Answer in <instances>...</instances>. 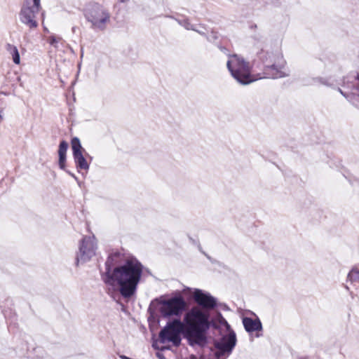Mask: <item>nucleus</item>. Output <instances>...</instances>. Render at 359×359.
I'll return each instance as SVG.
<instances>
[{
    "label": "nucleus",
    "instance_id": "nucleus-6",
    "mask_svg": "<svg viewBox=\"0 0 359 359\" xmlns=\"http://www.w3.org/2000/svg\"><path fill=\"white\" fill-rule=\"evenodd\" d=\"M236 341V335L233 330L222 336L219 340L214 341V346L217 349L215 352V358L225 359L232 353Z\"/></svg>",
    "mask_w": 359,
    "mask_h": 359
},
{
    "label": "nucleus",
    "instance_id": "nucleus-11",
    "mask_svg": "<svg viewBox=\"0 0 359 359\" xmlns=\"http://www.w3.org/2000/svg\"><path fill=\"white\" fill-rule=\"evenodd\" d=\"M72 155L78 172L88 170L90 165L83 155L84 149L82 147L80 140L74 137L71 141Z\"/></svg>",
    "mask_w": 359,
    "mask_h": 359
},
{
    "label": "nucleus",
    "instance_id": "nucleus-1",
    "mask_svg": "<svg viewBox=\"0 0 359 359\" xmlns=\"http://www.w3.org/2000/svg\"><path fill=\"white\" fill-rule=\"evenodd\" d=\"M211 327H219L214 320H210L209 312L193 307L185 314L184 323L180 319L168 322L160 331L158 337L161 343L170 341L178 346L182 334L190 346H204L208 343L207 332Z\"/></svg>",
    "mask_w": 359,
    "mask_h": 359
},
{
    "label": "nucleus",
    "instance_id": "nucleus-17",
    "mask_svg": "<svg viewBox=\"0 0 359 359\" xmlns=\"http://www.w3.org/2000/svg\"><path fill=\"white\" fill-rule=\"evenodd\" d=\"M48 43L55 47V48H59V43L62 44L64 42V40L60 36H57L55 35L50 36L48 39Z\"/></svg>",
    "mask_w": 359,
    "mask_h": 359
},
{
    "label": "nucleus",
    "instance_id": "nucleus-16",
    "mask_svg": "<svg viewBox=\"0 0 359 359\" xmlns=\"http://www.w3.org/2000/svg\"><path fill=\"white\" fill-rule=\"evenodd\" d=\"M313 83L324 85L326 86H332L334 85L333 81L330 78L316 77L313 79Z\"/></svg>",
    "mask_w": 359,
    "mask_h": 359
},
{
    "label": "nucleus",
    "instance_id": "nucleus-10",
    "mask_svg": "<svg viewBox=\"0 0 359 359\" xmlns=\"http://www.w3.org/2000/svg\"><path fill=\"white\" fill-rule=\"evenodd\" d=\"M39 12L29 7V0L25 1L19 13L20 22L28 27L29 30L36 29L39 26L36 20V15Z\"/></svg>",
    "mask_w": 359,
    "mask_h": 359
},
{
    "label": "nucleus",
    "instance_id": "nucleus-8",
    "mask_svg": "<svg viewBox=\"0 0 359 359\" xmlns=\"http://www.w3.org/2000/svg\"><path fill=\"white\" fill-rule=\"evenodd\" d=\"M186 302L181 295L175 296L161 302L160 313L164 318L180 316L184 311Z\"/></svg>",
    "mask_w": 359,
    "mask_h": 359
},
{
    "label": "nucleus",
    "instance_id": "nucleus-3",
    "mask_svg": "<svg viewBox=\"0 0 359 359\" xmlns=\"http://www.w3.org/2000/svg\"><path fill=\"white\" fill-rule=\"evenodd\" d=\"M226 67L231 76L241 84L247 85L255 80L251 75L249 62L237 54L229 55Z\"/></svg>",
    "mask_w": 359,
    "mask_h": 359
},
{
    "label": "nucleus",
    "instance_id": "nucleus-7",
    "mask_svg": "<svg viewBox=\"0 0 359 359\" xmlns=\"http://www.w3.org/2000/svg\"><path fill=\"white\" fill-rule=\"evenodd\" d=\"M342 87L344 90L339 88V91L353 104L358 106L359 102V74H351L344 78Z\"/></svg>",
    "mask_w": 359,
    "mask_h": 359
},
{
    "label": "nucleus",
    "instance_id": "nucleus-21",
    "mask_svg": "<svg viewBox=\"0 0 359 359\" xmlns=\"http://www.w3.org/2000/svg\"><path fill=\"white\" fill-rule=\"evenodd\" d=\"M58 156H59V159H58V165H59V168H60L61 170H65V168H66V160H67V156L58 155Z\"/></svg>",
    "mask_w": 359,
    "mask_h": 359
},
{
    "label": "nucleus",
    "instance_id": "nucleus-18",
    "mask_svg": "<svg viewBox=\"0 0 359 359\" xmlns=\"http://www.w3.org/2000/svg\"><path fill=\"white\" fill-rule=\"evenodd\" d=\"M175 20L187 30L195 29V25H192L188 18L175 19Z\"/></svg>",
    "mask_w": 359,
    "mask_h": 359
},
{
    "label": "nucleus",
    "instance_id": "nucleus-2",
    "mask_svg": "<svg viewBox=\"0 0 359 359\" xmlns=\"http://www.w3.org/2000/svg\"><path fill=\"white\" fill-rule=\"evenodd\" d=\"M121 257L122 255L118 252L109 255L105 262V271L101 277L106 285H117L121 295L128 299L137 291L143 265L133 256L127 257L121 264Z\"/></svg>",
    "mask_w": 359,
    "mask_h": 359
},
{
    "label": "nucleus",
    "instance_id": "nucleus-9",
    "mask_svg": "<svg viewBox=\"0 0 359 359\" xmlns=\"http://www.w3.org/2000/svg\"><path fill=\"white\" fill-rule=\"evenodd\" d=\"M97 243L95 236H84L79 243V250L76 255V264L88 262L95 255Z\"/></svg>",
    "mask_w": 359,
    "mask_h": 359
},
{
    "label": "nucleus",
    "instance_id": "nucleus-23",
    "mask_svg": "<svg viewBox=\"0 0 359 359\" xmlns=\"http://www.w3.org/2000/svg\"><path fill=\"white\" fill-rule=\"evenodd\" d=\"M29 7H31V8L34 9V11H39L41 8V1L33 0V4H31V2L29 1Z\"/></svg>",
    "mask_w": 359,
    "mask_h": 359
},
{
    "label": "nucleus",
    "instance_id": "nucleus-13",
    "mask_svg": "<svg viewBox=\"0 0 359 359\" xmlns=\"http://www.w3.org/2000/svg\"><path fill=\"white\" fill-rule=\"evenodd\" d=\"M243 325L246 332L249 333L262 330V324L258 318L252 319L250 317H244L243 318Z\"/></svg>",
    "mask_w": 359,
    "mask_h": 359
},
{
    "label": "nucleus",
    "instance_id": "nucleus-20",
    "mask_svg": "<svg viewBox=\"0 0 359 359\" xmlns=\"http://www.w3.org/2000/svg\"><path fill=\"white\" fill-rule=\"evenodd\" d=\"M205 38L208 41L214 43L217 45V41L219 39V35L217 32L212 30L210 34H207Z\"/></svg>",
    "mask_w": 359,
    "mask_h": 359
},
{
    "label": "nucleus",
    "instance_id": "nucleus-14",
    "mask_svg": "<svg viewBox=\"0 0 359 359\" xmlns=\"http://www.w3.org/2000/svg\"><path fill=\"white\" fill-rule=\"evenodd\" d=\"M6 50L12 55L13 62L16 65L20 64V57L17 47L8 43L7 44Z\"/></svg>",
    "mask_w": 359,
    "mask_h": 359
},
{
    "label": "nucleus",
    "instance_id": "nucleus-22",
    "mask_svg": "<svg viewBox=\"0 0 359 359\" xmlns=\"http://www.w3.org/2000/svg\"><path fill=\"white\" fill-rule=\"evenodd\" d=\"M193 31L198 33L199 34H201V36H203L205 37H206L207 36V33L205 32L206 31V28L203 25H199V28H197L196 26H195V29H192Z\"/></svg>",
    "mask_w": 359,
    "mask_h": 359
},
{
    "label": "nucleus",
    "instance_id": "nucleus-25",
    "mask_svg": "<svg viewBox=\"0 0 359 359\" xmlns=\"http://www.w3.org/2000/svg\"><path fill=\"white\" fill-rule=\"evenodd\" d=\"M218 316V318H219V322L222 324V325H226L228 326V327H229V325L228 324L227 321L224 319V318L222 316V313H218L217 314Z\"/></svg>",
    "mask_w": 359,
    "mask_h": 359
},
{
    "label": "nucleus",
    "instance_id": "nucleus-12",
    "mask_svg": "<svg viewBox=\"0 0 359 359\" xmlns=\"http://www.w3.org/2000/svg\"><path fill=\"white\" fill-rule=\"evenodd\" d=\"M195 302L202 308L207 310L214 309L217 306V299L208 292L196 289L194 292Z\"/></svg>",
    "mask_w": 359,
    "mask_h": 359
},
{
    "label": "nucleus",
    "instance_id": "nucleus-24",
    "mask_svg": "<svg viewBox=\"0 0 359 359\" xmlns=\"http://www.w3.org/2000/svg\"><path fill=\"white\" fill-rule=\"evenodd\" d=\"M65 171L69 175H70L72 177H73L75 181L77 182L78 185L79 187H81V182H80L78 179V177L74 174L72 173L71 171L68 170H65Z\"/></svg>",
    "mask_w": 359,
    "mask_h": 359
},
{
    "label": "nucleus",
    "instance_id": "nucleus-27",
    "mask_svg": "<svg viewBox=\"0 0 359 359\" xmlns=\"http://www.w3.org/2000/svg\"><path fill=\"white\" fill-rule=\"evenodd\" d=\"M345 288H346L347 290H349V287H348L347 285H345Z\"/></svg>",
    "mask_w": 359,
    "mask_h": 359
},
{
    "label": "nucleus",
    "instance_id": "nucleus-28",
    "mask_svg": "<svg viewBox=\"0 0 359 359\" xmlns=\"http://www.w3.org/2000/svg\"><path fill=\"white\" fill-rule=\"evenodd\" d=\"M0 94H5L4 92H0Z\"/></svg>",
    "mask_w": 359,
    "mask_h": 359
},
{
    "label": "nucleus",
    "instance_id": "nucleus-4",
    "mask_svg": "<svg viewBox=\"0 0 359 359\" xmlns=\"http://www.w3.org/2000/svg\"><path fill=\"white\" fill-rule=\"evenodd\" d=\"M86 20L92 24V27L104 30L106 25L110 21V13L104 6L93 3L88 6L85 10Z\"/></svg>",
    "mask_w": 359,
    "mask_h": 359
},
{
    "label": "nucleus",
    "instance_id": "nucleus-5",
    "mask_svg": "<svg viewBox=\"0 0 359 359\" xmlns=\"http://www.w3.org/2000/svg\"><path fill=\"white\" fill-rule=\"evenodd\" d=\"M259 57L264 65V74H265V77L278 79L288 76V74L282 71L281 65H277L276 64L273 53L262 50L259 53Z\"/></svg>",
    "mask_w": 359,
    "mask_h": 359
},
{
    "label": "nucleus",
    "instance_id": "nucleus-26",
    "mask_svg": "<svg viewBox=\"0 0 359 359\" xmlns=\"http://www.w3.org/2000/svg\"><path fill=\"white\" fill-rule=\"evenodd\" d=\"M217 46L219 48L221 51L224 52V53H227L228 50L225 47L220 46L219 44H217Z\"/></svg>",
    "mask_w": 359,
    "mask_h": 359
},
{
    "label": "nucleus",
    "instance_id": "nucleus-15",
    "mask_svg": "<svg viewBox=\"0 0 359 359\" xmlns=\"http://www.w3.org/2000/svg\"><path fill=\"white\" fill-rule=\"evenodd\" d=\"M347 280L352 284L359 283V270L357 268L354 267L349 271Z\"/></svg>",
    "mask_w": 359,
    "mask_h": 359
},
{
    "label": "nucleus",
    "instance_id": "nucleus-19",
    "mask_svg": "<svg viewBox=\"0 0 359 359\" xmlns=\"http://www.w3.org/2000/svg\"><path fill=\"white\" fill-rule=\"evenodd\" d=\"M69 144L65 140H62L59 144L58 155L67 156Z\"/></svg>",
    "mask_w": 359,
    "mask_h": 359
}]
</instances>
